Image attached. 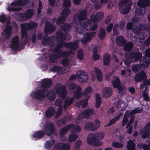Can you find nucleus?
I'll return each instance as SVG.
<instances>
[{
  "label": "nucleus",
  "instance_id": "obj_1",
  "mask_svg": "<svg viewBox=\"0 0 150 150\" xmlns=\"http://www.w3.org/2000/svg\"><path fill=\"white\" fill-rule=\"evenodd\" d=\"M38 24L35 21H30L29 23L21 24V33L22 39L24 38V43L27 44L29 42L28 36L27 31L36 28L38 26Z\"/></svg>",
  "mask_w": 150,
  "mask_h": 150
},
{
  "label": "nucleus",
  "instance_id": "obj_2",
  "mask_svg": "<svg viewBox=\"0 0 150 150\" xmlns=\"http://www.w3.org/2000/svg\"><path fill=\"white\" fill-rule=\"evenodd\" d=\"M87 141L89 144L95 147L100 146L103 144L102 142L96 137L95 134L92 133L89 134Z\"/></svg>",
  "mask_w": 150,
  "mask_h": 150
},
{
  "label": "nucleus",
  "instance_id": "obj_3",
  "mask_svg": "<svg viewBox=\"0 0 150 150\" xmlns=\"http://www.w3.org/2000/svg\"><path fill=\"white\" fill-rule=\"evenodd\" d=\"M100 125V122L96 120L93 123L92 122H87L84 126L85 130L88 131H95L97 129Z\"/></svg>",
  "mask_w": 150,
  "mask_h": 150
},
{
  "label": "nucleus",
  "instance_id": "obj_4",
  "mask_svg": "<svg viewBox=\"0 0 150 150\" xmlns=\"http://www.w3.org/2000/svg\"><path fill=\"white\" fill-rule=\"evenodd\" d=\"M47 89H45L37 90L32 92L31 96L33 99L41 100L43 98L46 97L45 93Z\"/></svg>",
  "mask_w": 150,
  "mask_h": 150
},
{
  "label": "nucleus",
  "instance_id": "obj_5",
  "mask_svg": "<svg viewBox=\"0 0 150 150\" xmlns=\"http://www.w3.org/2000/svg\"><path fill=\"white\" fill-rule=\"evenodd\" d=\"M12 29L11 26L7 25L4 30L5 37L4 38L0 37V45L3 48L5 47V45L4 44V41H6V40L10 38Z\"/></svg>",
  "mask_w": 150,
  "mask_h": 150
},
{
  "label": "nucleus",
  "instance_id": "obj_6",
  "mask_svg": "<svg viewBox=\"0 0 150 150\" xmlns=\"http://www.w3.org/2000/svg\"><path fill=\"white\" fill-rule=\"evenodd\" d=\"M82 28L86 30H88L91 29V31H93L97 28L98 26L96 24L94 23L92 27V22L90 19H87L86 21L81 23Z\"/></svg>",
  "mask_w": 150,
  "mask_h": 150
},
{
  "label": "nucleus",
  "instance_id": "obj_7",
  "mask_svg": "<svg viewBox=\"0 0 150 150\" xmlns=\"http://www.w3.org/2000/svg\"><path fill=\"white\" fill-rule=\"evenodd\" d=\"M56 131L54 125L52 123L47 124L45 126L44 132L45 134L48 136H50L52 134H54Z\"/></svg>",
  "mask_w": 150,
  "mask_h": 150
},
{
  "label": "nucleus",
  "instance_id": "obj_8",
  "mask_svg": "<svg viewBox=\"0 0 150 150\" xmlns=\"http://www.w3.org/2000/svg\"><path fill=\"white\" fill-rule=\"evenodd\" d=\"M56 92L60 97L64 98L67 96V93L64 85L62 86L60 84L56 86Z\"/></svg>",
  "mask_w": 150,
  "mask_h": 150
},
{
  "label": "nucleus",
  "instance_id": "obj_9",
  "mask_svg": "<svg viewBox=\"0 0 150 150\" xmlns=\"http://www.w3.org/2000/svg\"><path fill=\"white\" fill-rule=\"evenodd\" d=\"M130 57L135 62L139 61L142 58V53L137 50L133 49L130 54Z\"/></svg>",
  "mask_w": 150,
  "mask_h": 150
},
{
  "label": "nucleus",
  "instance_id": "obj_10",
  "mask_svg": "<svg viewBox=\"0 0 150 150\" xmlns=\"http://www.w3.org/2000/svg\"><path fill=\"white\" fill-rule=\"evenodd\" d=\"M42 43L44 45H48L50 46H54L55 45L54 36H51L48 37L47 35H45L43 38Z\"/></svg>",
  "mask_w": 150,
  "mask_h": 150
},
{
  "label": "nucleus",
  "instance_id": "obj_11",
  "mask_svg": "<svg viewBox=\"0 0 150 150\" xmlns=\"http://www.w3.org/2000/svg\"><path fill=\"white\" fill-rule=\"evenodd\" d=\"M77 75L78 76V80L82 83H85L88 81V76L87 74L83 71L79 70L76 71Z\"/></svg>",
  "mask_w": 150,
  "mask_h": 150
},
{
  "label": "nucleus",
  "instance_id": "obj_12",
  "mask_svg": "<svg viewBox=\"0 0 150 150\" xmlns=\"http://www.w3.org/2000/svg\"><path fill=\"white\" fill-rule=\"evenodd\" d=\"M104 13L99 12L93 13L91 16V21L92 22H96L101 20L103 17Z\"/></svg>",
  "mask_w": 150,
  "mask_h": 150
},
{
  "label": "nucleus",
  "instance_id": "obj_13",
  "mask_svg": "<svg viewBox=\"0 0 150 150\" xmlns=\"http://www.w3.org/2000/svg\"><path fill=\"white\" fill-rule=\"evenodd\" d=\"M147 76L145 72L141 71L140 72L137 74L135 76L134 79L136 82H141L142 81H144L146 80Z\"/></svg>",
  "mask_w": 150,
  "mask_h": 150
},
{
  "label": "nucleus",
  "instance_id": "obj_14",
  "mask_svg": "<svg viewBox=\"0 0 150 150\" xmlns=\"http://www.w3.org/2000/svg\"><path fill=\"white\" fill-rule=\"evenodd\" d=\"M96 32H92L90 33H86L84 38L82 39V42L83 44H85L87 42L91 40L93 37L96 35Z\"/></svg>",
  "mask_w": 150,
  "mask_h": 150
},
{
  "label": "nucleus",
  "instance_id": "obj_15",
  "mask_svg": "<svg viewBox=\"0 0 150 150\" xmlns=\"http://www.w3.org/2000/svg\"><path fill=\"white\" fill-rule=\"evenodd\" d=\"M19 46V38L18 36H16L12 39L11 48L13 51L16 50Z\"/></svg>",
  "mask_w": 150,
  "mask_h": 150
},
{
  "label": "nucleus",
  "instance_id": "obj_16",
  "mask_svg": "<svg viewBox=\"0 0 150 150\" xmlns=\"http://www.w3.org/2000/svg\"><path fill=\"white\" fill-rule=\"evenodd\" d=\"M52 82L51 80L48 79H45L42 80L41 86L43 89H47L49 88L51 86Z\"/></svg>",
  "mask_w": 150,
  "mask_h": 150
},
{
  "label": "nucleus",
  "instance_id": "obj_17",
  "mask_svg": "<svg viewBox=\"0 0 150 150\" xmlns=\"http://www.w3.org/2000/svg\"><path fill=\"white\" fill-rule=\"evenodd\" d=\"M56 29V27L51 24L49 21H47L45 23L44 31L46 33L53 32Z\"/></svg>",
  "mask_w": 150,
  "mask_h": 150
},
{
  "label": "nucleus",
  "instance_id": "obj_18",
  "mask_svg": "<svg viewBox=\"0 0 150 150\" xmlns=\"http://www.w3.org/2000/svg\"><path fill=\"white\" fill-rule=\"evenodd\" d=\"M115 42L117 46L121 47L124 46L127 42V41L124 37L121 35L116 37Z\"/></svg>",
  "mask_w": 150,
  "mask_h": 150
},
{
  "label": "nucleus",
  "instance_id": "obj_19",
  "mask_svg": "<svg viewBox=\"0 0 150 150\" xmlns=\"http://www.w3.org/2000/svg\"><path fill=\"white\" fill-rule=\"evenodd\" d=\"M54 146L58 149L62 150H70V146L69 143H64L56 144Z\"/></svg>",
  "mask_w": 150,
  "mask_h": 150
},
{
  "label": "nucleus",
  "instance_id": "obj_20",
  "mask_svg": "<svg viewBox=\"0 0 150 150\" xmlns=\"http://www.w3.org/2000/svg\"><path fill=\"white\" fill-rule=\"evenodd\" d=\"M78 42L76 40L73 42H69L67 43V48L70 50L74 51L76 50L78 47Z\"/></svg>",
  "mask_w": 150,
  "mask_h": 150
},
{
  "label": "nucleus",
  "instance_id": "obj_21",
  "mask_svg": "<svg viewBox=\"0 0 150 150\" xmlns=\"http://www.w3.org/2000/svg\"><path fill=\"white\" fill-rule=\"evenodd\" d=\"M112 93L111 89L109 87H105L103 90L102 95L104 98H107L112 95Z\"/></svg>",
  "mask_w": 150,
  "mask_h": 150
},
{
  "label": "nucleus",
  "instance_id": "obj_22",
  "mask_svg": "<svg viewBox=\"0 0 150 150\" xmlns=\"http://www.w3.org/2000/svg\"><path fill=\"white\" fill-rule=\"evenodd\" d=\"M46 93V94H45L46 97H47L50 101H53L56 98V94L54 92L47 90Z\"/></svg>",
  "mask_w": 150,
  "mask_h": 150
},
{
  "label": "nucleus",
  "instance_id": "obj_23",
  "mask_svg": "<svg viewBox=\"0 0 150 150\" xmlns=\"http://www.w3.org/2000/svg\"><path fill=\"white\" fill-rule=\"evenodd\" d=\"M45 132L42 130L37 131L33 133V137L37 139H40L44 137L45 135Z\"/></svg>",
  "mask_w": 150,
  "mask_h": 150
},
{
  "label": "nucleus",
  "instance_id": "obj_24",
  "mask_svg": "<svg viewBox=\"0 0 150 150\" xmlns=\"http://www.w3.org/2000/svg\"><path fill=\"white\" fill-rule=\"evenodd\" d=\"M137 5L139 7L144 9L146 7L150 6V3L148 0H139Z\"/></svg>",
  "mask_w": 150,
  "mask_h": 150
},
{
  "label": "nucleus",
  "instance_id": "obj_25",
  "mask_svg": "<svg viewBox=\"0 0 150 150\" xmlns=\"http://www.w3.org/2000/svg\"><path fill=\"white\" fill-rule=\"evenodd\" d=\"M55 112V110L54 107H51L49 108L45 113V115L48 118H50L53 116Z\"/></svg>",
  "mask_w": 150,
  "mask_h": 150
},
{
  "label": "nucleus",
  "instance_id": "obj_26",
  "mask_svg": "<svg viewBox=\"0 0 150 150\" xmlns=\"http://www.w3.org/2000/svg\"><path fill=\"white\" fill-rule=\"evenodd\" d=\"M74 127L73 124H69L62 128L59 131V134L61 135H63L66 133L69 129Z\"/></svg>",
  "mask_w": 150,
  "mask_h": 150
},
{
  "label": "nucleus",
  "instance_id": "obj_27",
  "mask_svg": "<svg viewBox=\"0 0 150 150\" xmlns=\"http://www.w3.org/2000/svg\"><path fill=\"white\" fill-rule=\"evenodd\" d=\"M112 83L113 87L115 88L121 85V81L119 77L116 76H114L112 77Z\"/></svg>",
  "mask_w": 150,
  "mask_h": 150
},
{
  "label": "nucleus",
  "instance_id": "obj_28",
  "mask_svg": "<svg viewBox=\"0 0 150 150\" xmlns=\"http://www.w3.org/2000/svg\"><path fill=\"white\" fill-rule=\"evenodd\" d=\"M87 13V11L86 9L81 11L78 17L79 20L81 21L85 20L86 18Z\"/></svg>",
  "mask_w": 150,
  "mask_h": 150
},
{
  "label": "nucleus",
  "instance_id": "obj_29",
  "mask_svg": "<svg viewBox=\"0 0 150 150\" xmlns=\"http://www.w3.org/2000/svg\"><path fill=\"white\" fill-rule=\"evenodd\" d=\"M93 109L88 108L83 111L82 112V115L85 118H88L93 114Z\"/></svg>",
  "mask_w": 150,
  "mask_h": 150
},
{
  "label": "nucleus",
  "instance_id": "obj_30",
  "mask_svg": "<svg viewBox=\"0 0 150 150\" xmlns=\"http://www.w3.org/2000/svg\"><path fill=\"white\" fill-rule=\"evenodd\" d=\"M111 57L110 55L108 54H105L103 56V64L106 66L110 64L111 62Z\"/></svg>",
  "mask_w": 150,
  "mask_h": 150
},
{
  "label": "nucleus",
  "instance_id": "obj_31",
  "mask_svg": "<svg viewBox=\"0 0 150 150\" xmlns=\"http://www.w3.org/2000/svg\"><path fill=\"white\" fill-rule=\"evenodd\" d=\"M95 70L97 80L99 82L103 80V75L101 71L98 67H96L95 68Z\"/></svg>",
  "mask_w": 150,
  "mask_h": 150
},
{
  "label": "nucleus",
  "instance_id": "obj_32",
  "mask_svg": "<svg viewBox=\"0 0 150 150\" xmlns=\"http://www.w3.org/2000/svg\"><path fill=\"white\" fill-rule=\"evenodd\" d=\"M133 45L131 41L126 43L124 46L123 50L125 52H129L133 48Z\"/></svg>",
  "mask_w": 150,
  "mask_h": 150
},
{
  "label": "nucleus",
  "instance_id": "obj_33",
  "mask_svg": "<svg viewBox=\"0 0 150 150\" xmlns=\"http://www.w3.org/2000/svg\"><path fill=\"white\" fill-rule=\"evenodd\" d=\"M96 102L95 103V107L96 108H99L101 104V98L100 94L98 93L95 94Z\"/></svg>",
  "mask_w": 150,
  "mask_h": 150
},
{
  "label": "nucleus",
  "instance_id": "obj_34",
  "mask_svg": "<svg viewBox=\"0 0 150 150\" xmlns=\"http://www.w3.org/2000/svg\"><path fill=\"white\" fill-rule=\"evenodd\" d=\"M135 144L132 140H129L127 143L126 148L127 150H135Z\"/></svg>",
  "mask_w": 150,
  "mask_h": 150
},
{
  "label": "nucleus",
  "instance_id": "obj_35",
  "mask_svg": "<svg viewBox=\"0 0 150 150\" xmlns=\"http://www.w3.org/2000/svg\"><path fill=\"white\" fill-rule=\"evenodd\" d=\"M71 26L67 23H65L60 26L61 29L65 33H68L71 29Z\"/></svg>",
  "mask_w": 150,
  "mask_h": 150
},
{
  "label": "nucleus",
  "instance_id": "obj_36",
  "mask_svg": "<svg viewBox=\"0 0 150 150\" xmlns=\"http://www.w3.org/2000/svg\"><path fill=\"white\" fill-rule=\"evenodd\" d=\"M131 8V5L128 4V5L119 9V10L121 13L123 14H126L128 13Z\"/></svg>",
  "mask_w": 150,
  "mask_h": 150
},
{
  "label": "nucleus",
  "instance_id": "obj_37",
  "mask_svg": "<svg viewBox=\"0 0 150 150\" xmlns=\"http://www.w3.org/2000/svg\"><path fill=\"white\" fill-rule=\"evenodd\" d=\"M16 15L17 20L19 21H24L26 20L24 13L18 12Z\"/></svg>",
  "mask_w": 150,
  "mask_h": 150
},
{
  "label": "nucleus",
  "instance_id": "obj_38",
  "mask_svg": "<svg viewBox=\"0 0 150 150\" xmlns=\"http://www.w3.org/2000/svg\"><path fill=\"white\" fill-rule=\"evenodd\" d=\"M74 100V97H71L69 99L67 98L64 101L63 106L64 108L66 110V107L67 106H70L71 105L72 103Z\"/></svg>",
  "mask_w": 150,
  "mask_h": 150
},
{
  "label": "nucleus",
  "instance_id": "obj_39",
  "mask_svg": "<svg viewBox=\"0 0 150 150\" xmlns=\"http://www.w3.org/2000/svg\"><path fill=\"white\" fill-rule=\"evenodd\" d=\"M67 121L66 118L63 117L56 121V124L58 127H61L63 125H66V123Z\"/></svg>",
  "mask_w": 150,
  "mask_h": 150
},
{
  "label": "nucleus",
  "instance_id": "obj_40",
  "mask_svg": "<svg viewBox=\"0 0 150 150\" xmlns=\"http://www.w3.org/2000/svg\"><path fill=\"white\" fill-rule=\"evenodd\" d=\"M55 141L54 139H52L47 141L45 144V147L47 149L51 148L54 144Z\"/></svg>",
  "mask_w": 150,
  "mask_h": 150
},
{
  "label": "nucleus",
  "instance_id": "obj_41",
  "mask_svg": "<svg viewBox=\"0 0 150 150\" xmlns=\"http://www.w3.org/2000/svg\"><path fill=\"white\" fill-rule=\"evenodd\" d=\"M57 38L59 39L60 40H64L65 39L66 36L64 33L61 31H58L56 33Z\"/></svg>",
  "mask_w": 150,
  "mask_h": 150
},
{
  "label": "nucleus",
  "instance_id": "obj_42",
  "mask_svg": "<svg viewBox=\"0 0 150 150\" xmlns=\"http://www.w3.org/2000/svg\"><path fill=\"white\" fill-rule=\"evenodd\" d=\"M26 20L31 18L33 14V11L30 9L26 10L25 12L24 13Z\"/></svg>",
  "mask_w": 150,
  "mask_h": 150
},
{
  "label": "nucleus",
  "instance_id": "obj_43",
  "mask_svg": "<svg viewBox=\"0 0 150 150\" xmlns=\"http://www.w3.org/2000/svg\"><path fill=\"white\" fill-rule=\"evenodd\" d=\"M140 133L142 134V137L145 139L150 134V130L149 131H147V129L145 130L144 127V129L141 130Z\"/></svg>",
  "mask_w": 150,
  "mask_h": 150
},
{
  "label": "nucleus",
  "instance_id": "obj_44",
  "mask_svg": "<svg viewBox=\"0 0 150 150\" xmlns=\"http://www.w3.org/2000/svg\"><path fill=\"white\" fill-rule=\"evenodd\" d=\"M66 18L62 15L61 16L58 17L57 18V25H58L63 23L65 21Z\"/></svg>",
  "mask_w": 150,
  "mask_h": 150
},
{
  "label": "nucleus",
  "instance_id": "obj_45",
  "mask_svg": "<svg viewBox=\"0 0 150 150\" xmlns=\"http://www.w3.org/2000/svg\"><path fill=\"white\" fill-rule=\"evenodd\" d=\"M106 34V32L105 30L101 28L100 29L99 33L98 34V36L99 39L103 40Z\"/></svg>",
  "mask_w": 150,
  "mask_h": 150
},
{
  "label": "nucleus",
  "instance_id": "obj_46",
  "mask_svg": "<svg viewBox=\"0 0 150 150\" xmlns=\"http://www.w3.org/2000/svg\"><path fill=\"white\" fill-rule=\"evenodd\" d=\"M92 91V88L90 86H88L84 90L83 93V96L86 97V98H87V96H89V95H88L89 93H91Z\"/></svg>",
  "mask_w": 150,
  "mask_h": 150
},
{
  "label": "nucleus",
  "instance_id": "obj_47",
  "mask_svg": "<svg viewBox=\"0 0 150 150\" xmlns=\"http://www.w3.org/2000/svg\"><path fill=\"white\" fill-rule=\"evenodd\" d=\"M84 56V54L82 49H79L77 52V57L78 59L83 60Z\"/></svg>",
  "mask_w": 150,
  "mask_h": 150
},
{
  "label": "nucleus",
  "instance_id": "obj_48",
  "mask_svg": "<svg viewBox=\"0 0 150 150\" xmlns=\"http://www.w3.org/2000/svg\"><path fill=\"white\" fill-rule=\"evenodd\" d=\"M58 58H59L55 53L52 54L50 57V62L53 63L56 62Z\"/></svg>",
  "mask_w": 150,
  "mask_h": 150
},
{
  "label": "nucleus",
  "instance_id": "obj_49",
  "mask_svg": "<svg viewBox=\"0 0 150 150\" xmlns=\"http://www.w3.org/2000/svg\"><path fill=\"white\" fill-rule=\"evenodd\" d=\"M145 9L139 7V8H137L136 9L135 13L136 15L139 16L143 15L145 13Z\"/></svg>",
  "mask_w": 150,
  "mask_h": 150
},
{
  "label": "nucleus",
  "instance_id": "obj_50",
  "mask_svg": "<svg viewBox=\"0 0 150 150\" xmlns=\"http://www.w3.org/2000/svg\"><path fill=\"white\" fill-rule=\"evenodd\" d=\"M70 13V10L69 8H64L62 10V15L67 18Z\"/></svg>",
  "mask_w": 150,
  "mask_h": 150
},
{
  "label": "nucleus",
  "instance_id": "obj_51",
  "mask_svg": "<svg viewBox=\"0 0 150 150\" xmlns=\"http://www.w3.org/2000/svg\"><path fill=\"white\" fill-rule=\"evenodd\" d=\"M78 138V135L76 134H72L69 135L68 138V141L70 142H74Z\"/></svg>",
  "mask_w": 150,
  "mask_h": 150
},
{
  "label": "nucleus",
  "instance_id": "obj_52",
  "mask_svg": "<svg viewBox=\"0 0 150 150\" xmlns=\"http://www.w3.org/2000/svg\"><path fill=\"white\" fill-rule=\"evenodd\" d=\"M115 88H117L118 89V93L120 95H123L126 94V92L124 88L122 87V85H121Z\"/></svg>",
  "mask_w": 150,
  "mask_h": 150
},
{
  "label": "nucleus",
  "instance_id": "obj_53",
  "mask_svg": "<svg viewBox=\"0 0 150 150\" xmlns=\"http://www.w3.org/2000/svg\"><path fill=\"white\" fill-rule=\"evenodd\" d=\"M112 146L114 148L117 149H121L123 146V144L121 143L114 142L112 143Z\"/></svg>",
  "mask_w": 150,
  "mask_h": 150
},
{
  "label": "nucleus",
  "instance_id": "obj_54",
  "mask_svg": "<svg viewBox=\"0 0 150 150\" xmlns=\"http://www.w3.org/2000/svg\"><path fill=\"white\" fill-rule=\"evenodd\" d=\"M19 6H23L26 5L29 3L28 0H17Z\"/></svg>",
  "mask_w": 150,
  "mask_h": 150
},
{
  "label": "nucleus",
  "instance_id": "obj_55",
  "mask_svg": "<svg viewBox=\"0 0 150 150\" xmlns=\"http://www.w3.org/2000/svg\"><path fill=\"white\" fill-rule=\"evenodd\" d=\"M71 4L70 0H63L62 3V7L63 8H69Z\"/></svg>",
  "mask_w": 150,
  "mask_h": 150
},
{
  "label": "nucleus",
  "instance_id": "obj_56",
  "mask_svg": "<svg viewBox=\"0 0 150 150\" xmlns=\"http://www.w3.org/2000/svg\"><path fill=\"white\" fill-rule=\"evenodd\" d=\"M62 40H60L57 42V45L60 48H62L64 47H65L67 48V42H63Z\"/></svg>",
  "mask_w": 150,
  "mask_h": 150
},
{
  "label": "nucleus",
  "instance_id": "obj_57",
  "mask_svg": "<svg viewBox=\"0 0 150 150\" xmlns=\"http://www.w3.org/2000/svg\"><path fill=\"white\" fill-rule=\"evenodd\" d=\"M143 28V26L140 25L138 26H137L135 28H133L132 31L133 32L138 33L141 32Z\"/></svg>",
  "mask_w": 150,
  "mask_h": 150
},
{
  "label": "nucleus",
  "instance_id": "obj_58",
  "mask_svg": "<svg viewBox=\"0 0 150 150\" xmlns=\"http://www.w3.org/2000/svg\"><path fill=\"white\" fill-rule=\"evenodd\" d=\"M96 137L98 140H101L103 139L104 137V134L103 132H97L95 134Z\"/></svg>",
  "mask_w": 150,
  "mask_h": 150
},
{
  "label": "nucleus",
  "instance_id": "obj_59",
  "mask_svg": "<svg viewBox=\"0 0 150 150\" xmlns=\"http://www.w3.org/2000/svg\"><path fill=\"white\" fill-rule=\"evenodd\" d=\"M127 2H128L126 0H122L121 1H120L118 4L119 9L128 5L127 4Z\"/></svg>",
  "mask_w": 150,
  "mask_h": 150
},
{
  "label": "nucleus",
  "instance_id": "obj_60",
  "mask_svg": "<svg viewBox=\"0 0 150 150\" xmlns=\"http://www.w3.org/2000/svg\"><path fill=\"white\" fill-rule=\"evenodd\" d=\"M141 66L139 64L134 65L132 67V70L133 71L137 72L140 70Z\"/></svg>",
  "mask_w": 150,
  "mask_h": 150
},
{
  "label": "nucleus",
  "instance_id": "obj_61",
  "mask_svg": "<svg viewBox=\"0 0 150 150\" xmlns=\"http://www.w3.org/2000/svg\"><path fill=\"white\" fill-rule=\"evenodd\" d=\"M51 70L52 71L54 72L56 71L59 72L62 71V69L60 66H55L52 67Z\"/></svg>",
  "mask_w": 150,
  "mask_h": 150
},
{
  "label": "nucleus",
  "instance_id": "obj_62",
  "mask_svg": "<svg viewBox=\"0 0 150 150\" xmlns=\"http://www.w3.org/2000/svg\"><path fill=\"white\" fill-rule=\"evenodd\" d=\"M130 119L129 121L128 122L126 127V128L127 129L129 127H130V125L133 122L134 120V116H131L130 117Z\"/></svg>",
  "mask_w": 150,
  "mask_h": 150
},
{
  "label": "nucleus",
  "instance_id": "obj_63",
  "mask_svg": "<svg viewBox=\"0 0 150 150\" xmlns=\"http://www.w3.org/2000/svg\"><path fill=\"white\" fill-rule=\"evenodd\" d=\"M7 19V17H6L4 14L0 16V22L4 23L6 21Z\"/></svg>",
  "mask_w": 150,
  "mask_h": 150
},
{
  "label": "nucleus",
  "instance_id": "obj_64",
  "mask_svg": "<svg viewBox=\"0 0 150 150\" xmlns=\"http://www.w3.org/2000/svg\"><path fill=\"white\" fill-rule=\"evenodd\" d=\"M142 96L144 101H149L150 98L147 92L146 93L145 91H144L143 93Z\"/></svg>",
  "mask_w": 150,
  "mask_h": 150
}]
</instances>
